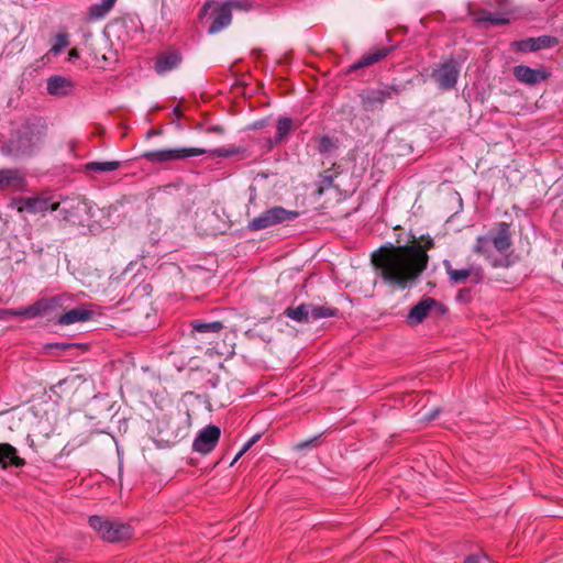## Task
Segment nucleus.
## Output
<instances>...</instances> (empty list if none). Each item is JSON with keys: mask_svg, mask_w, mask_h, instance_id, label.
I'll return each mask as SVG.
<instances>
[{"mask_svg": "<svg viewBox=\"0 0 563 563\" xmlns=\"http://www.w3.org/2000/svg\"><path fill=\"white\" fill-rule=\"evenodd\" d=\"M428 249H376L371 262L382 278L391 285L406 287L427 267Z\"/></svg>", "mask_w": 563, "mask_h": 563, "instance_id": "nucleus-1", "label": "nucleus"}, {"mask_svg": "<svg viewBox=\"0 0 563 563\" xmlns=\"http://www.w3.org/2000/svg\"><path fill=\"white\" fill-rule=\"evenodd\" d=\"M46 134L47 126L42 118H29L1 146V154L12 158L30 157L42 147Z\"/></svg>", "mask_w": 563, "mask_h": 563, "instance_id": "nucleus-2", "label": "nucleus"}, {"mask_svg": "<svg viewBox=\"0 0 563 563\" xmlns=\"http://www.w3.org/2000/svg\"><path fill=\"white\" fill-rule=\"evenodd\" d=\"M89 526L108 542H120L132 537L131 526L117 519L93 515L89 517Z\"/></svg>", "mask_w": 563, "mask_h": 563, "instance_id": "nucleus-3", "label": "nucleus"}, {"mask_svg": "<svg viewBox=\"0 0 563 563\" xmlns=\"http://www.w3.org/2000/svg\"><path fill=\"white\" fill-rule=\"evenodd\" d=\"M299 217L298 211L287 210L284 207L275 206L263 211L260 216L249 221L250 231H261L277 224L294 221Z\"/></svg>", "mask_w": 563, "mask_h": 563, "instance_id": "nucleus-4", "label": "nucleus"}, {"mask_svg": "<svg viewBox=\"0 0 563 563\" xmlns=\"http://www.w3.org/2000/svg\"><path fill=\"white\" fill-rule=\"evenodd\" d=\"M284 314L299 323H309L322 318L335 317L339 314L336 308L324 306H314L311 303H301L297 307H288L284 310Z\"/></svg>", "mask_w": 563, "mask_h": 563, "instance_id": "nucleus-5", "label": "nucleus"}, {"mask_svg": "<svg viewBox=\"0 0 563 563\" xmlns=\"http://www.w3.org/2000/svg\"><path fill=\"white\" fill-rule=\"evenodd\" d=\"M462 65L456 59L450 58L432 68L430 77L442 91L455 88L460 78Z\"/></svg>", "mask_w": 563, "mask_h": 563, "instance_id": "nucleus-6", "label": "nucleus"}, {"mask_svg": "<svg viewBox=\"0 0 563 563\" xmlns=\"http://www.w3.org/2000/svg\"><path fill=\"white\" fill-rule=\"evenodd\" d=\"M213 7L212 12L210 14V19L212 20L208 33L209 34H217L221 32L223 29L229 26L232 22V8H240L239 3L236 1H229L227 3H223L221 5L217 3H210L207 2L201 8L199 12V16L202 18L207 14L208 10Z\"/></svg>", "mask_w": 563, "mask_h": 563, "instance_id": "nucleus-7", "label": "nucleus"}, {"mask_svg": "<svg viewBox=\"0 0 563 563\" xmlns=\"http://www.w3.org/2000/svg\"><path fill=\"white\" fill-rule=\"evenodd\" d=\"M208 151L200 147H176L147 151L142 157L152 164H163L174 161H181L206 154Z\"/></svg>", "mask_w": 563, "mask_h": 563, "instance_id": "nucleus-8", "label": "nucleus"}, {"mask_svg": "<svg viewBox=\"0 0 563 563\" xmlns=\"http://www.w3.org/2000/svg\"><path fill=\"white\" fill-rule=\"evenodd\" d=\"M15 205L19 212L31 214H45L48 211H57L59 209V201L47 194L36 197L18 198Z\"/></svg>", "mask_w": 563, "mask_h": 563, "instance_id": "nucleus-9", "label": "nucleus"}, {"mask_svg": "<svg viewBox=\"0 0 563 563\" xmlns=\"http://www.w3.org/2000/svg\"><path fill=\"white\" fill-rule=\"evenodd\" d=\"M444 313L446 308L432 297H423L417 305L412 306L407 314L406 322L409 325H418L428 317L432 309Z\"/></svg>", "mask_w": 563, "mask_h": 563, "instance_id": "nucleus-10", "label": "nucleus"}, {"mask_svg": "<svg viewBox=\"0 0 563 563\" xmlns=\"http://www.w3.org/2000/svg\"><path fill=\"white\" fill-rule=\"evenodd\" d=\"M559 44V40L551 35H541L538 37H527L510 43V47L520 53L538 52L545 48H552Z\"/></svg>", "mask_w": 563, "mask_h": 563, "instance_id": "nucleus-11", "label": "nucleus"}, {"mask_svg": "<svg viewBox=\"0 0 563 563\" xmlns=\"http://www.w3.org/2000/svg\"><path fill=\"white\" fill-rule=\"evenodd\" d=\"M221 430L214 424L203 428L192 443V449L201 454H209L218 444Z\"/></svg>", "mask_w": 563, "mask_h": 563, "instance_id": "nucleus-12", "label": "nucleus"}, {"mask_svg": "<svg viewBox=\"0 0 563 563\" xmlns=\"http://www.w3.org/2000/svg\"><path fill=\"white\" fill-rule=\"evenodd\" d=\"M24 174L15 168L0 169V190L23 191L26 188Z\"/></svg>", "mask_w": 563, "mask_h": 563, "instance_id": "nucleus-13", "label": "nucleus"}, {"mask_svg": "<svg viewBox=\"0 0 563 563\" xmlns=\"http://www.w3.org/2000/svg\"><path fill=\"white\" fill-rule=\"evenodd\" d=\"M512 74L518 81L528 86H534L545 81L550 75L543 68H531L526 65L515 66Z\"/></svg>", "mask_w": 563, "mask_h": 563, "instance_id": "nucleus-14", "label": "nucleus"}, {"mask_svg": "<svg viewBox=\"0 0 563 563\" xmlns=\"http://www.w3.org/2000/svg\"><path fill=\"white\" fill-rule=\"evenodd\" d=\"M57 306L54 298H42L33 305L14 309L15 317L25 319H34L44 316L47 311L53 310Z\"/></svg>", "mask_w": 563, "mask_h": 563, "instance_id": "nucleus-15", "label": "nucleus"}, {"mask_svg": "<svg viewBox=\"0 0 563 563\" xmlns=\"http://www.w3.org/2000/svg\"><path fill=\"white\" fill-rule=\"evenodd\" d=\"M383 246H433V239L429 234L400 230L396 239V245L388 242Z\"/></svg>", "mask_w": 563, "mask_h": 563, "instance_id": "nucleus-16", "label": "nucleus"}, {"mask_svg": "<svg viewBox=\"0 0 563 563\" xmlns=\"http://www.w3.org/2000/svg\"><path fill=\"white\" fill-rule=\"evenodd\" d=\"M391 51L393 47L390 46H376L365 53L356 63L352 64L349 67L347 73H353L361 68L372 66L385 58Z\"/></svg>", "mask_w": 563, "mask_h": 563, "instance_id": "nucleus-17", "label": "nucleus"}, {"mask_svg": "<svg viewBox=\"0 0 563 563\" xmlns=\"http://www.w3.org/2000/svg\"><path fill=\"white\" fill-rule=\"evenodd\" d=\"M360 98L365 111L382 110L384 103L388 100V91L383 88L371 89L360 93Z\"/></svg>", "mask_w": 563, "mask_h": 563, "instance_id": "nucleus-18", "label": "nucleus"}, {"mask_svg": "<svg viewBox=\"0 0 563 563\" xmlns=\"http://www.w3.org/2000/svg\"><path fill=\"white\" fill-rule=\"evenodd\" d=\"M25 464V460L19 455L16 448L7 442L0 443V467L2 470L22 468Z\"/></svg>", "mask_w": 563, "mask_h": 563, "instance_id": "nucleus-19", "label": "nucleus"}, {"mask_svg": "<svg viewBox=\"0 0 563 563\" xmlns=\"http://www.w3.org/2000/svg\"><path fill=\"white\" fill-rule=\"evenodd\" d=\"M59 212L65 221H74L81 212L87 211V203L80 199H64L59 201Z\"/></svg>", "mask_w": 563, "mask_h": 563, "instance_id": "nucleus-20", "label": "nucleus"}, {"mask_svg": "<svg viewBox=\"0 0 563 563\" xmlns=\"http://www.w3.org/2000/svg\"><path fill=\"white\" fill-rule=\"evenodd\" d=\"M181 60V55L177 51L162 53L156 58L155 70L157 74L164 75L177 68L180 65Z\"/></svg>", "mask_w": 563, "mask_h": 563, "instance_id": "nucleus-21", "label": "nucleus"}, {"mask_svg": "<svg viewBox=\"0 0 563 563\" xmlns=\"http://www.w3.org/2000/svg\"><path fill=\"white\" fill-rule=\"evenodd\" d=\"M519 18V12L508 0L498 1L495 4V26L510 23Z\"/></svg>", "mask_w": 563, "mask_h": 563, "instance_id": "nucleus-22", "label": "nucleus"}, {"mask_svg": "<svg viewBox=\"0 0 563 563\" xmlns=\"http://www.w3.org/2000/svg\"><path fill=\"white\" fill-rule=\"evenodd\" d=\"M93 312L85 307H76L65 313H62L57 323L62 325H68L76 322H85L92 318Z\"/></svg>", "mask_w": 563, "mask_h": 563, "instance_id": "nucleus-23", "label": "nucleus"}, {"mask_svg": "<svg viewBox=\"0 0 563 563\" xmlns=\"http://www.w3.org/2000/svg\"><path fill=\"white\" fill-rule=\"evenodd\" d=\"M74 85L70 79L63 76H52L47 79V92L52 96H65Z\"/></svg>", "mask_w": 563, "mask_h": 563, "instance_id": "nucleus-24", "label": "nucleus"}, {"mask_svg": "<svg viewBox=\"0 0 563 563\" xmlns=\"http://www.w3.org/2000/svg\"><path fill=\"white\" fill-rule=\"evenodd\" d=\"M191 332L200 333V334H217L220 333L224 329V324L221 321H202V320H192L190 322Z\"/></svg>", "mask_w": 563, "mask_h": 563, "instance_id": "nucleus-25", "label": "nucleus"}, {"mask_svg": "<svg viewBox=\"0 0 563 563\" xmlns=\"http://www.w3.org/2000/svg\"><path fill=\"white\" fill-rule=\"evenodd\" d=\"M118 0H101L88 8V19L97 21L103 19L114 7Z\"/></svg>", "mask_w": 563, "mask_h": 563, "instance_id": "nucleus-26", "label": "nucleus"}, {"mask_svg": "<svg viewBox=\"0 0 563 563\" xmlns=\"http://www.w3.org/2000/svg\"><path fill=\"white\" fill-rule=\"evenodd\" d=\"M292 129V121L289 118H279L277 122V132L274 139H268V148L283 142Z\"/></svg>", "mask_w": 563, "mask_h": 563, "instance_id": "nucleus-27", "label": "nucleus"}, {"mask_svg": "<svg viewBox=\"0 0 563 563\" xmlns=\"http://www.w3.org/2000/svg\"><path fill=\"white\" fill-rule=\"evenodd\" d=\"M82 346V344L79 343H67V342H55V343H47L44 346V350L47 354L59 356L63 353H66L70 350H75Z\"/></svg>", "mask_w": 563, "mask_h": 563, "instance_id": "nucleus-28", "label": "nucleus"}, {"mask_svg": "<svg viewBox=\"0 0 563 563\" xmlns=\"http://www.w3.org/2000/svg\"><path fill=\"white\" fill-rule=\"evenodd\" d=\"M121 166L119 161H110V162H89L85 165L86 170L97 172V173H107L117 170Z\"/></svg>", "mask_w": 563, "mask_h": 563, "instance_id": "nucleus-29", "label": "nucleus"}, {"mask_svg": "<svg viewBox=\"0 0 563 563\" xmlns=\"http://www.w3.org/2000/svg\"><path fill=\"white\" fill-rule=\"evenodd\" d=\"M338 140L329 135H322L318 141V151L322 155H331L338 150Z\"/></svg>", "mask_w": 563, "mask_h": 563, "instance_id": "nucleus-30", "label": "nucleus"}, {"mask_svg": "<svg viewBox=\"0 0 563 563\" xmlns=\"http://www.w3.org/2000/svg\"><path fill=\"white\" fill-rule=\"evenodd\" d=\"M497 234L495 235V246H510L509 225L506 222H500L497 225Z\"/></svg>", "mask_w": 563, "mask_h": 563, "instance_id": "nucleus-31", "label": "nucleus"}, {"mask_svg": "<svg viewBox=\"0 0 563 563\" xmlns=\"http://www.w3.org/2000/svg\"><path fill=\"white\" fill-rule=\"evenodd\" d=\"M445 267H446V273L450 277V280L455 284L465 282L470 276V269H466V268L454 269L448 262H445Z\"/></svg>", "mask_w": 563, "mask_h": 563, "instance_id": "nucleus-32", "label": "nucleus"}, {"mask_svg": "<svg viewBox=\"0 0 563 563\" xmlns=\"http://www.w3.org/2000/svg\"><path fill=\"white\" fill-rule=\"evenodd\" d=\"M320 443H321V435H316V437H312V438H310L308 440H303V441L298 442L295 445V449L298 450V451H303L306 449L317 448L318 445H320Z\"/></svg>", "mask_w": 563, "mask_h": 563, "instance_id": "nucleus-33", "label": "nucleus"}, {"mask_svg": "<svg viewBox=\"0 0 563 563\" xmlns=\"http://www.w3.org/2000/svg\"><path fill=\"white\" fill-rule=\"evenodd\" d=\"M68 44L69 42L67 34H58L55 37V43L52 46L51 52L56 55L60 53L66 46H68Z\"/></svg>", "mask_w": 563, "mask_h": 563, "instance_id": "nucleus-34", "label": "nucleus"}, {"mask_svg": "<svg viewBox=\"0 0 563 563\" xmlns=\"http://www.w3.org/2000/svg\"><path fill=\"white\" fill-rule=\"evenodd\" d=\"M474 22L477 26L486 27L493 24V13L490 12H481L474 18Z\"/></svg>", "mask_w": 563, "mask_h": 563, "instance_id": "nucleus-35", "label": "nucleus"}, {"mask_svg": "<svg viewBox=\"0 0 563 563\" xmlns=\"http://www.w3.org/2000/svg\"><path fill=\"white\" fill-rule=\"evenodd\" d=\"M261 438L260 434L253 435L247 442L244 443L242 449L238 452L231 465H233L244 453H246Z\"/></svg>", "mask_w": 563, "mask_h": 563, "instance_id": "nucleus-36", "label": "nucleus"}, {"mask_svg": "<svg viewBox=\"0 0 563 563\" xmlns=\"http://www.w3.org/2000/svg\"><path fill=\"white\" fill-rule=\"evenodd\" d=\"M210 153L212 156H217V157H230L235 154H239L240 150L234 148V147H231V148L220 147V148H216V150L211 151Z\"/></svg>", "mask_w": 563, "mask_h": 563, "instance_id": "nucleus-37", "label": "nucleus"}, {"mask_svg": "<svg viewBox=\"0 0 563 563\" xmlns=\"http://www.w3.org/2000/svg\"><path fill=\"white\" fill-rule=\"evenodd\" d=\"M384 90L388 91V99H391L394 95H399L405 90L404 85H386L383 87Z\"/></svg>", "mask_w": 563, "mask_h": 563, "instance_id": "nucleus-38", "label": "nucleus"}, {"mask_svg": "<svg viewBox=\"0 0 563 563\" xmlns=\"http://www.w3.org/2000/svg\"><path fill=\"white\" fill-rule=\"evenodd\" d=\"M10 317H15L14 309H0V320H7Z\"/></svg>", "mask_w": 563, "mask_h": 563, "instance_id": "nucleus-39", "label": "nucleus"}, {"mask_svg": "<svg viewBox=\"0 0 563 563\" xmlns=\"http://www.w3.org/2000/svg\"><path fill=\"white\" fill-rule=\"evenodd\" d=\"M488 558L485 556V558H479V556H476V555H471L466 559L465 563H484V561H487Z\"/></svg>", "mask_w": 563, "mask_h": 563, "instance_id": "nucleus-40", "label": "nucleus"}, {"mask_svg": "<svg viewBox=\"0 0 563 563\" xmlns=\"http://www.w3.org/2000/svg\"><path fill=\"white\" fill-rule=\"evenodd\" d=\"M494 265L495 267H498V266H508L509 265V261L506 260L505 262H501L499 258H497V256L495 255V262H494Z\"/></svg>", "mask_w": 563, "mask_h": 563, "instance_id": "nucleus-41", "label": "nucleus"}, {"mask_svg": "<svg viewBox=\"0 0 563 563\" xmlns=\"http://www.w3.org/2000/svg\"><path fill=\"white\" fill-rule=\"evenodd\" d=\"M68 56H69V59L73 60V59L79 58V53L76 48H73L69 51Z\"/></svg>", "mask_w": 563, "mask_h": 563, "instance_id": "nucleus-42", "label": "nucleus"}, {"mask_svg": "<svg viewBox=\"0 0 563 563\" xmlns=\"http://www.w3.org/2000/svg\"><path fill=\"white\" fill-rule=\"evenodd\" d=\"M159 134H162L161 130L151 129V130L147 131L146 137L150 139V137H152L154 135H159Z\"/></svg>", "mask_w": 563, "mask_h": 563, "instance_id": "nucleus-43", "label": "nucleus"}, {"mask_svg": "<svg viewBox=\"0 0 563 563\" xmlns=\"http://www.w3.org/2000/svg\"><path fill=\"white\" fill-rule=\"evenodd\" d=\"M451 198H452L453 200H456V201L459 202L460 208L462 207V198L460 197V195H459L457 192L452 194V195H451Z\"/></svg>", "mask_w": 563, "mask_h": 563, "instance_id": "nucleus-44", "label": "nucleus"}, {"mask_svg": "<svg viewBox=\"0 0 563 563\" xmlns=\"http://www.w3.org/2000/svg\"><path fill=\"white\" fill-rule=\"evenodd\" d=\"M173 113L177 117V118H180L181 117V110L179 107H175L174 110H173Z\"/></svg>", "mask_w": 563, "mask_h": 563, "instance_id": "nucleus-45", "label": "nucleus"}, {"mask_svg": "<svg viewBox=\"0 0 563 563\" xmlns=\"http://www.w3.org/2000/svg\"><path fill=\"white\" fill-rule=\"evenodd\" d=\"M209 131L216 132V133H222L223 129L221 126H212L209 129Z\"/></svg>", "mask_w": 563, "mask_h": 563, "instance_id": "nucleus-46", "label": "nucleus"}, {"mask_svg": "<svg viewBox=\"0 0 563 563\" xmlns=\"http://www.w3.org/2000/svg\"><path fill=\"white\" fill-rule=\"evenodd\" d=\"M439 413V409H434L429 416H428V420H432L437 417V415Z\"/></svg>", "mask_w": 563, "mask_h": 563, "instance_id": "nucleus-47", "label": "nucleus"}, {"mask_svg": "<svg viewBox=\"0 0 563 563\" xmlns=\"http://www.w3.org/2000/svg\"><path fill=\"white\" fill-rule=\"evenodd\" d=\"M66 562H67V560L65 558H58L55 560L54 563H66Z\"/></svg>", "mask_w": 563, "mask_h": 563, "instance_id": "nucleus-48", "label": "nucleus"}, {"mask_svg": "<svg viewBox=\"0 0 563 563\" xmlns=\"http://www.w3.org/2000/svg\"><path fill=\"white\" fill-rule=\"evenodd\" d=\"M496 251H498V253L500 255H504L503 251H506L507 249H501V247H498V249H495Z\"/></svg>", "mask_w": 563, "mask_h": 563, "instance_id": "nucleus-49", "label": "nucleus"}, {"mask_svg": "<svg viewBox=\"0 0 563 563\" xmlns=\"http://www.w3.org/2000/svg\"><path fill=\"white\" fill-rule=\"evenodd\" d=\"M212 216H213V217H219V214H218L217 210H216V211H213Z\"/></svg>", "mask_w": 563, "mask_h": 563, "instance_id": "nucleus-50", "label": "nucleus"}]
</instances>
